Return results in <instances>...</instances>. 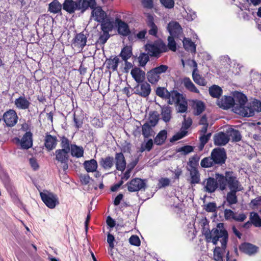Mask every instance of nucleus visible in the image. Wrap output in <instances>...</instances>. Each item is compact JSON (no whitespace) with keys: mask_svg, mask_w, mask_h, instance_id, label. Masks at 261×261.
I'll return each mask as SVG.
<instances>
[{"mask_svg":"<svg viewBox=\"0 0 261 261\" xmlns=\"http://www.w3.org/2000/svg\"><path fill=\"white\" fill-rule=\"evenodd\" d=\"M90 7L92 10L91 16L94 18L95 21L100 22L103 21L107 18V13L104 11L100 6H96V2L95 1V4L92 6L91 1H88Z\"/></svg>","mask_w":261,"mask_h":261,"instance_id":"9b49d317","label":"nucleus"},{"mask_svg":"<svg viewBox=\"0 0 261 261\" xmlns=\"http://www.w3.org/2000/svg\"><path fill=\"white\" fill-rule=\"evenodd\" d=\"M119 62L120 60L118 56H115L113 58V56H111L109 59H107L106 61L107 68L111 69L113 71H117Z\"/></svg>","mask_w":261,"mask_h":261,"instance_id":"72a5a7b5","label":"nucleus"},{"mask_svg":"<svg viewBox=\"0 0 261 261\" xmlns=\"http://www.w3.org/2000/svg\"><path fill=\"white\" fill-rule=\"evenodd\" d=\"M253 214V215H252V213H251L250 217V220L252 224L255 227H261V218L257 213H254Z\"/></svg>","mask_w":261,"mask_h":261,"instance_id":"3c124183","label":"nucleus"},{"mask_svg":"<svg viewBox=\"0 0 261 261\" xmlns=\"http://www.w3.org/2000/svg\"><path fill=\"white\" fill-rule=\"evenodd\" d=\"M210 95L214 98H219L222 94V89L218 85H214L209 88Z\"/></svg>","mask_w":261,"mask_h":261,"instance_id":"37998d69","label":"nucleus"},{"mask_svg":"<svg viewBox=\"0 0 261 261\" xmlns=\"http://www.w3.org/2000/svg\"><path fill=\"white\" fill-rule=\"evenodd\" d=\"M14 105L18 110L28 109L31 105V102L24 96H19L14 101Z\"/></svg>","mask_w":261,"mask_h":261,"instance_id":"a878e982","label":"nucleus"},{"mask_svg":"<svg viewBox=\"0 0 261 261\" xmlns=\"http://www.w3.org/2000/svg\"><path fill=\"white\" fill-rule=\"evenodd\" d=\"M205 105L203 101H198L195 105L196 114L197 115L201 114L205 110Z\"/></svg>","mask_w":261,"mask_h":261,"instance_id":"bf43d9fd","label":"nucleus"},{"mask_svg":"<svg viewBox=\"0 0 261 261\" xmlns=\"http://www.w3.org/2000/svg\"><path fill=\"white\" fill-rule=\"evenodd\" d=\"M246 104L243 105V107L245 108L244 110L247 111V113H250L251 111L252 114L251 115L243 116L244 117H251L254 115V111L257 112H261V102L259 100L253 101L252 103V106L250 107L245 106Z\"/></svg>","mask_w":261,"mask_h":261,"instance_id":"cd10ccee","label":"nucleus"},{"mask_svg":"<svg viewBox=\"0 0 261 261\" xmlns=\"http://www.w3.org/2000/svg\"><path fill=\"white\" fill-rule=\"evenodd\" d=\"M128 191L130 192H137L142 189H145L146 183L144 180L140 178L132 179L129 182L127 183Z\"/></svg>","mask_w":261,"mask_h":261,"instance_id":"ddd939ff","label":"nucleus"},{"mask_svg":"<svg viewBox=\"0 0 261 261\" xmlns=\"http://www.w3.org/2000/svg\"><path fill=\"white\" fill-rule=\"evenodd\" d=\"M211 136V133H209L206 135H201V136L199 137L200 150L203 149L204 145L207 143L208 140L210 139Z\"/></svg>","mask_w":261,"mask_h":261,"instance_id":"6e6d98bb","label":"nucleus"},{"mask_svg":"<svg viewBox=\"0 0 261 261\" xmlns=\"http://www.w3.org/2000/svg\"><path fill=\"white\" fill-rule=\"evenodd\" d=\"M169 67L166 65H161L153 68L147 72L148 81L152 84H156L161 79V75L166 72Z\"/></svg>","mask_w":261,"mask_h":261,"instance_id":"0eeeda50","label":"nucleus"},{"mask_svg":"<svg viewBox=\"0 0 261 261\" xmlns=\"http://www.w3.org/2000/svg\"><path fill=\"white\" fill-rule=\"evenodd\" d=\"M176 105L178 107V111L179 113H185L188 109V103L185 97L181 100L179 103H176Z\"/></svg>","mask_w":261,"mask_h":261,"instance_id":"5fc2aeb1","label":"nucleus"},{"mask_svg":"<svg viewBox=\"0 0 261 261\" xmlns=\"http://www.w3.org/2000/svg\"><path fill=\"white\" fill-rule=\"evenodd\" d=\"M155 93L158 96L163 99H167L170 98L169 91L164 87H158L156 89Z\"/></svg>","mask_w":261,"mask_h":261,"instance_id":"49530a36","label":"nucleus"},{"mask_svg":"<svg viewBox=\"0 0 261 261\" xmlns=\"http://www.w3.org/2000/svg\"><path fill=\"white\" fill-rule=\"evenodd\" d=\"M60 141L61 149H64L65 150L70 151L71 144H70L69 140L65 136H63L60 137Z\"/></svg>","mask_w":261,"mask_h":261,"instance_id":"09e8293b","label":"nucleus"},{"mask_svg":"<svg viewBox=\"0 0 261 261\" xmlns=\"http://www.w3.org/2000/svg\"><path fill=\"white\" fill-rule=\"evenodd\" d=\"M170 98L167 99L168 103L169 105L176 104L184 99V96L176 90H172L169 92Z\"/></svg>","mask_w":261,"mask_h":261,"instance_id":"2f4dec72","label":"nucleus"},{"mask_svg":"<svg viewBox=\"0 0 261 261\" xmlns=\"http://www.w3.org/2000/svg\"><path fill=\"white\" fill-rule=\"evenodd\" d=\"M149 60V56L147 53H141L138 57L139 66L144 67Z\"/></svg>","mask_w":261,"mask_h":261,"instance_id":"de8ad7c7","label":"nucleus"},{"mask_svg":"<svg viewBox=\"0 0 261 261\" xmlns=\"http://www.w3.org/2000/svg\"><path fill=\"white\" fill-rule=\"evenodd\" d=\"M229 190L230 191L227 193L226 197L228 206H231L238 202L237 192L240 190L239 187H237L236 189H230Z\"/></svg>","mask_w":261,"mask_h":261,"instance_id":"5701e85b","label":"nucleus"},{"mask_svg":"<svg viewBox=\"0 0 261 261\" xmlns=\"http://www.w3.org/2000/svg\"><path fill=\"white\" fill-rule=\"evenodd\" d=\"M171 108L169 106H166L162 109L161 115L164 121L165 122L170 121L171 118Z\"/></svg>","mask_w":261,"mask_h":261,"instance_id":"c03bdc74","label":"nucleus"},{"mask_svg":"<svg viewBox=\"0 0 261 261\" xmlns=\"http://www.w3.org/2000/svg\"><path fill=\"white\" fill-rule=\"evenodd\" d=\"M115 23L117 27L118 34L123 36H128V38L130 40L132 37V36H130L131 32L128 24L117 17L115 18Z\"/></svg>","mask_w":261,"mask_h":261,"instance_id":"2eb2a0df","label":"nucleus"},{"mask_svg":"<svg viewBox=\"0 0 261 261\" xmlns=\"http://www.w3.org/2000/svg\"><path fill=\"white\" fill-rule=\"evenodd\" d=\"M229 136L223 132H219L215 135L214 141L215 145L223 146L229 141Z\"/></svg>","mask_w":261,"mask_h":261,"instance_id":"4be33fe9","label":"nucleus"},{"mask_svg":"<svg viewBox=\"0 0 261 261\" xmlns=\"http://www.w3.org/2000/svg\"><path fill=\"white\" fill-rule=\"evenodd\" d=\"M62 5L58 0H54L48 5V11L54 14L59 13L61 12Z\"/></svg>","mask_w":261,"mask_h":261,"instance_id":"4c0bfd02","label":"nucleus"},{"mask_svg":"<svg viewBox=\"0 0 261 261\" xmlns=\"http://www.w3.org/2000/svg\"><path fill=\"white\" fill-rule=\"evenodd\" d=\"M190 179L189 180L192 186L199 184L200 180V174L196 167H193L190 170Z\"/></svg>","mask_w":261,"mask_h":261,"instance_id":"7c9ffc66","label":"nucleus"},{"mask_svg":"<svg viewBox=\"0 0 261 261\" xmlns=\"http://www.w3.org/2000/svg\"><path fill=\"white\" fill-rule=\"evenodd\" d=\"M87 37L83 32L77 34L72 41V44L75 47L83 49L86 45Z\"/></svg>","mask_w":261,"mask_h":261,"instance_id":"aec40b11","label":"nucleus"},{"mask_svg":"<svg viewBox=\"0 0 261 261\" xmlns=\"http://www.w3.org/2000/svg\"><path fill=\"white\" fill-rule=\"evenodd\" d=\"M193 63L194 67L192 72V79L193 81L196 84L199 86H206L207 82L204 77L197 73L198 69L197 63L194 60H193Z\"/></svg>","mask_w":261,"mask_h":261,"instance_id":"6ab92c4d","label":"nucleus"},{"mask_svg":"<svg viewBox=\"0 0 261 261\" xmlns=\"http://www.w3.org/2000/svg\"><path fill=\"white\" fill-rule=\"evenodd\" d=\"M88 0H65L62 8L69 14H73L76 10L84 13L89 8Z\"/></svg>","mask_w":261,"mask_h":261,"instance_id":"39448f33","label":"nucleus"},{"mask_svg":"<svg viewBox=\"0 0 261 261\" xmlns=\"http://www.w3.org/2000/svg\"><path fill=\"white\" fill-rule=\"evenodd\" d=\"M217 177H208L202 182L203 190L208 193H214L217 190L220 191L219 184Z\"/></svg>","mask_w":261,"mask_h":261,"instance_id":"1a4fd4ad","label":"nucleus"},{"mask_svg":"<svg viewBox=\"0 0 261 261\" xmlns=\"http://www.w3.org/2000/svg\"><path fill=\"white\" fill-rule=\"evenodd\" d=\"M226 159V152L224 148H215L212 150L210 156L204 158L201 161L200 165L204 168L222 166L225 163Z\"/></svg>","mask_w":261,"mask_h":261,"instance_id":"7ed1b4c3","label":"nucleus"},{"mask_svg":"<svg viewBox=\"0 0 261 261\" xmlns=\"http://www.w3.org/2000/svg\"><path fill=\"white\" fill-rule=\"evenodd\" d=\"M69 152L70 151L65 150L64 149H58L55 151V159L58 162L63 164L64 171H66L68 168Z\"/></svg>","mask_w":261,"mask_h":261,"instance_id":"f8f14e48","label":"nucleus"},{"mask_svg":"<svg viewBox=\"0 0 261 261\" xmlns=\"http://www.w3.org/2000/svg\"><path fill=\"white\" fill-rule=\"evenodd\" d=\"M129 242L135 246H139L141 244L139 238L136 235H132L129 239Z\"/></svg>","mask_w":261,"mask_h":261,"instance_id":"0e129e2a","label":"nucleus"},{"mask_svg":"<svg viewBox=\"0 0 261 261\" xmlns=\"http://www.w3.org/2000/svg\"><path fill=\"white\" fill-rule=\"evenodd\" d=\"M133 53L131 47L125 46L121 49L118 57H121L122 60L125 61V65L129 64L130 66H132V63L127 61V60L131 57Z\"/></svg>","mask_w":261,"mask_h":261,"instance_id":"c756f323","label":"nucleus"},{"mask_svg":"<svg viewBox=\"0 0 261 261\" xmlns=\"http://www.w3.org/2000/svg\"><path fill=\"white\" fill-rule=\"evenodd\" d=\"M239 249L243 252L251 255L257 252L258 247L249 243H243L239 246Z\"/></svg>","mask_w":261,"mask_h":261,"instance_id":"bb28decb","label":"nucleus"},{"mask_svg":"<svg viewBox=\"0 0 261 261\" xmlns=\"http://www.w3.org/2000/svg\"><path fill=\"white\" fill-rule=\"evenodd\" d=\"M229 136L231 137L233 142H239L242 139V136L240 132L237 129H232L230 132Z\"/></svg>","mask_w":261,"mask_h":261,"instance_id":"4d7b16f0","label":"nucleus"},{"mask_svg":"<svg viewBox=\"0 0 261 261\" xmlns=\"http://www.w3.org/2000/svg\"><path fill=\"white\" fill-rule=\"evenodd\" d=\"M216 204L214 202H209L206 206L205 210L207 212H214L216 210Z\"/></svg>","mask_w":261,"mask_h":261,"instance_id":"774afa93","label":"nucleus"},{"mask_svg":"<svg viewBox=\"0 0 261 261\" xmlns=\"http://www.w3.org/2000/svg\"><path fill=\"white\" fill-rule=\"evenodd\" d=\"M202 232L205 237L207 243L212 242L216 245L220 241L221 244L224 246L227 245L228 241V233L224 227L223 223H219L216 227L213 228L211 230L204 226L202 228Z\"/></svg>","mask_w":261,"mask_h":261,"instance_id":"f03ea898","label":"nucleus"},{"mask_svg":"<svg viewBox=\"0 0 261 261\" xmlns=\"http://www.w3.org/2000/svg\"><path fill=\"white\" fill-rule=\"evenodd\" d=\"M99 163L100 166L105 170L111 169L115 163L114 158L111 155H107L100 159Z\"/></svg>","mask_w":261,"mask_h":261,"instance_id":"393cba45","label":"nucleus"},{"mask_svg":"<svg viewBox=\"0 0 261 261\" xmlns=\"http://www.w3.org/2000/svg\"><path fill=\"white\" fill-rule=\"evenodd\" d=\"M130 74L135 81L140 83L144 81L145 79V73L140 68L135 67L130 71Z\"/></svg>","mask_w":261,"mask_h":261,"instance_id":"b1692460","label":"nucleus"},{"mask_svg":"<svg viewBox=\"0 0 261 261\" xmlns=\"http://www.w3.org/2000/svg\"><path fill=\"white\" fill-rule=\"evenodd\" d=\"M168 30L170 36L179 38L182 34V29L179 23L176 21H171L168 24Z\"/></svg>","mask_w":261,"mask_h":261,"instance_id":"f3484780","label":"nucleus"},{"mask_svg":"<svg viewBox=\"0 0 261 261\" xmlns=\"http://www.w3.org/2000/svg\"><path fill=\"white\" fill-rule=\"evenodd\" d=\"M84 118L82 115H76L75 113L73 115V122L74 126L76 129H79L82 127L83 124Z\"/></svg>","mask_w":261,"mask_h":261,"instance_id":"864d4df0","label":"nucleus"},{"mask_svg":"<svg viewBox=\"0 0 261 261\" xmlns=\"http://www.w3.org/2000/svg\"><path fill=\"white\" fill-rule=\"evenodd\" d=\"M110 37V36L109 33L103 32L102 34H101L98 38V42L100 44L103 45L106 43Z\"/></svg>","mask_w":261,"mask_h":261,"instance_id":"69168bd1","label":"nucleus"},{"mask_svg":"<svg viewBox=\"0 0 261 261\" xmlns=\"http://www.w3.org/2000/svg\"><path fill=\"white\" fill-rule=\"evenodd\" d=\"M192 124V120L190 117H188V118H186V116H184V120L182 123V127L181 129H183V130H187L189 129Z\"/></svg>","mask_w":261,"mask_h":261,"instance_id":"680f3d73","label":"nucleus"},{"mask_svg":"<svg viewBox=\"0 0 261 261\" xmlns=\"http://www.w3.org/2000/svg\"><path fill=\"white\" fill-rule=\"evenodd\" d=\"M247 101V96L242 93L238 92L234 97L225 96L217 102L218 105L221 108L227 110L230 108H233L234 113L242 116L251 115L252 113H247L245 111L243 105L246 104Z\"/></svg>","mask_w":261,"mask_h":261,"instance_id":"f257e3e1","label":"nucleus"},{"mask_svg":"<svg viewBox=\"0 0 261 261\" xmlns=\"http://www.w3.org/2000/svg\"><path fill=\"white\" fill-rule=\"evenodd\" d=\"M185 88L189 91L195 93H199V90L196 87L190 79L188 77H185L182 81Z\"/></svg>","mask_w":261,"mask_h":261,"instance_id":"f704fd0d","label":"nucleus"},{"mask_svg":"<svg viewBox=\"0 0 261 261\" xmlns=\"http://www.w3.org/2000/svg\"><path fill=\"white\" fill-rule=\"evenodd\" d=\"M33 134L30 132H27L21 139L17 138V141L20 143L21 148L23 149H28L33 145Z\"/></svg>","mask_w":261,"mask_h":261,"instance_id":"dca6fc26","label":"nucleus"},{"mask_svg":"<svg viewBox=\"0 0 261 261\" xmlns=\"http://www.w3.org/2000/svg\"><path fill=\"white\" fill-rule=\"evenodd\" d=\"M199 159L200 158L197 154H195L189 159L188 165L191 167V169L193 167H196Z\"/></svg>","mask_w":261,"mask_h":261,"instance_id":"e2e57ef3","label":"nucleus"},{"mask_svg":"<svg viewBox=\"0 0 261 261\" xmlns=\"http://www.w3.org/2000/svg\"><path fill=\"white\" fill-rule=\"evenodd\" d=\"M80 181L82 185H88L91 180V177L88 174L81 175L80 176Z\"/></svg>","mask_w":261,"mask_h":261,"instance_id":"338daca9","label":"nucleus"},{"mask_svg":"<svg viewBox=\"0 0 261 261\" xmlns=\"http://www.w3.org/2000/svg\"><path fill=\"white\" fill-rule=\"evenodd\" d=\"M188 132L187 130H181L180 132L177 133L170 139V142L173 143L178 140L182 139L187 135Z\"/></svg>","mask_w":261,"mask_h":261,"instance_id":"13d9d810","label":"nucleus"},{"mask_svg":"<svg viewBox=\"0 0 261 261\" xmlns=\"http://www.w3.org/2000/svg\"><path fill=\"white\" fill-rule=\"evenodd\" d=\"M175 37L169 36L168 37V44L167 45L168 51L170 50L172 51H175L177 49L176 42L174 40Z\"/></svg>","mask_w":261,"mask_h":261,"instance_id":"603ef678","label":"nucleus"},{"mask_svg":"<svg viewBox=\"0 0 261 261\" xmlns=\"http://www.w3.org/2000/svg\"><path fill=\"white\" fill-rule=\"evenodd\" d=\"M159 120V114L157 111L150 112L149 114L148 123L152 126H155Z\"/></svg>","mask_w":261,"mask_h":261,"instance_id":"a18cd8bd","label":"nucleus"},{"mask_svg":"<svg viewBox=\"0 0 261 261\" xmlns=\"http://www.w3.org/2000/svg\"><path fill=\"white\" fill-rule=\"evenodd\" d=\"M83 166L87 172H94L98 167L97 162L94 159L85 161L83 163Z\"/></svg>","mask_w":261,"mask_h":261,"instance_id":"c9c22d12","label":"nucleus"},{"mask_svg":"<svg viewBox=\"0 0 261 261\" xmlns=\"http://www.w3.org/2000/svg\"><path fill=\"white\" fill-rule=\"evenodd\" d=\"M2 120L6 126L12 127L17 123L18 116L15 110L9 109L3 114Z\"/></svg>","mask_w":261,"mask_h":261,"instance_id":"9d476101","label":"nucleus"},{"mask_svg":"<svg viewBox=\"0 0 261 261\" xmlns=\"http://www.w3.org/2000/svg\"><path fill=\"white\" fill-rule=\"evenodd\" d=\"M227 245L221 244V247L216 246L214 249V259L216 261H223V254L226 252Z\"/></svg>","mask_w":261,"mask_h":261,"instance_id":"c85d7f7f","label":"nucleus"},{"mask_svg":"<svg viewBox=\"0 0 261 261\" xmlns=\"http://www.w3.org/2000/svg\"><path fill=\"white\" fill-rule=\"evenodd\" d=\"M153 145V140L151 139H149L145 144L142 143L139 148V152H143L145 151H150Z\"/></svg>","mask_w":261,"mask_h":261,"instance_id":"8fccbe9b","label":"nucleus"},{"mask_svg":"<svg viewBox=\"0 0 261 261\" xmlns=\"http://www.w3.org/2000/svg\"><path fill=\"white\" fill-rule=\"evenodd\" d=\"M114 161L116 169L122 172L124 171L126 168V162L123 153L116 152Z\"/></svg>","mask_w":261,"mask_h":261,"instance_id":"a211bd4d","label":"nucleus"},{"mask_svg":"<svg viewBox=\"0 0 261 261\" xmlns=\"http://www.w3.org/2000/svg\"><path fill=\"white\" fill-rule=\"evenodd\" d=\"M194 150V147L191 145H185L180 147L177 150V152H182L184 155H186Z\"/></svg>","mask_w":261,"mask_h":261,"instance_id":"052dcab7","label":"nucleus"},{"mask_svg":"<svg viewBox=\"0 0 261 261\" xmlns=\"http://www.w3.org/2000/svg\"><path fill=\"white\" fill-rule=\"evenodd\" d=\"M58 140L56 136H53L48 133L46 134L44 138V146L48 151H50L56 148Z\"/></svg>","mask_w":261,"mask_h":261,"instance_id":"412c9836","label":"nucleus"},{"mask_svg":"<svg viewBox=\"0 0 261 261\" xmlns=\"http://www.w3.org/2000/svg\"><path fill=\"white\" fill-rule=\"evenodd\" d=\"M182 43L185 50L190 51L191 53L196 52V45L190 39L185 37Z\"/></svg>","mask_w":261,"mask_h":261,"instance_id":"ea45409f","label":"nucleus"},{"mask_svg":"<svg viewBox=\"0 0 261 261\" xmlns=\"http://www.w3.org/2000/svg\"><path fill=\"white\" fill-rule=\"evenodd\" d=\"M146 23L147 26L149 28V30H148V34L153 36H156L158 29L154 22V18L152 15H148L147 16Z\"/></svg>","mask_w":261,"mask_h":261,"instance_id":"473e14b6","label":"nucleus"},{"mask_svg":"<svg viewBox=\"0 0 261 261\" xmlns=\"http://www.w3.org/2000/svg\"><path fill=\"white\" fill-rule=\"evenodd\" d=\"M215 177L218 180L221 191L226 190L227 188L230 189L239 187L240 182L236 174L232 171H226L224 174L216 172Z\"/></svg>","mask_w":261,"mask_h":261,"instance_id":"20e7f679","label":"nucleus"},{"mask_svg":"<svg viewBox=\"0 0 261 261\" xmlns=\"http://www.w3.org/2000/svg\"><path fill=\"white\" fill-rule=\"evenodd\" d=\"M70 152L72 156L80 158L83 156L84 150L82 146L71 144Z\"/></svg>","mask_w":261,"mask_h":261,"instance_id":"58836bf2","label":"nucleus"},{"mask_svg":"<svg viewBox=\"0 0 261 261\" xmlns=\"http://www.w3.org/2000/svg\"><path fill=\"white\" fill-rule=\"evenodd\" d=\"M40 196L42 201L49 208H54L59 204L57 195L48 191L40 192Z\"/></svg>","mask_w":261,"mask_h":261,"instance_id":"6e6552de","label":"nucleus"},{"mask_svg":"<svg viewBox=\"0 0 261 261\" xmlns=\"http://www.w3.org/2000/svg\"><path fill=\"white\" fill-rule=\"evenodd\" d=\"M101 23V29L102 32L109 33L113 30L114 28V22L110 21L109 19H106Z\"/></svg>","mask_w":261,"mask_h":261,"instance_id":"79ce46f5","label":"nucleus"},{"mask_svg":"<svg viewBox=\"0 0 261 261\" xmlns=\"http://www.w3.org/2000/svg\"><path fill=\"white\" fill-rule=\"evenodd\" d=\"M145 50L150 57L159 58L161 53L168 51L167 45L162 41L153 43H147L144 46Z\"/></svg>","mask_w":261,"mask_h":261,"instance_id":"423d86ee","label":"nucleus"},{"mask_svg":"<svg viewBox=\"0 0 261 261\" xmlns=\"http://www.w3.org/2000/svg\"><path fill=\"white\" fill-rule=\"evenodd\" d=\"M152 127L153 126L149 124L148 122H145L142 126V134L144 138H148L153 136L154 132Z\"/></svg>","mask_w":261,"mask_h":261,"instance_id":"a19ab883","label":"nucleus"},{"mask_svg":"<svg viewBox=\"0 0 261 261\" xmlns=\"http://www.w3.org/2000/svg\"><path fill=\"white\" fill-rule=\"evenodd\" d=\"M167 138V131L165 129L161 130L154 139V143L157 145L164 144Z\"/></svg>","mask_w":261,"mask_h":261,"instance_id":"e433bc0d","label":"nucleus"},{"mask_svg":"<svg viewBox=\"0 0 261 261\" xmlns=\"http://www.w3.org/2000/svg\"><path fill=\"white\" fill-rule=\"evenodd\" d=\"M151 91V86L149 83L146 81L139 83L135 87V93L144 98L147 97L150 94Z\"/></svg>","mask_w":261,"mask_h":261,"instance_id":"4468645a","label":"nucleus"}]
</instances>
